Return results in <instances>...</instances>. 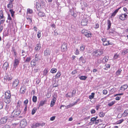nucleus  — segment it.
Here are the masks:
<instances>
[{"mask_svg": "<svg viewBox=\"0 0 128 128\" xmlns=\"http://www.w3.org/2000/svg\"><path fill=\"white\" fill-rule=\"evenodd\" d=\"M103 51L100 50H96L93 52L92 53V54L93 56H98L101 55L103 54Z\"/></svg>", "mask_w": 128, "mask_h": 128, "instance_id": "f257e3e1", "label": "nucleus"}, {"mask_svg": "<svg viewBox=\"0 0 128 128\" xmlns=\"http://www.w3.org/2000/svg\"><path fill=\"white\" fill-rule=\"evenodd\" d=\"M82 33L84 34V35L87 38L90 37L91 36V34L88 31L85 29H83L82 31Z\"/></svg>", "mask_w": 128, "mask_h": 128, "instance_id": "f03ea898", "label": "nucleus"}, {"mask_svg": "<svg viewBox=\"0 0 128 128\" xmlns=\"http://www.w3.org/2000/svg\"><path fill=\"white\" fill-rule=\"evenodd\" d=\"M21 112L19 110H15L12 114V116L13 117H16L18 116L20 113Z\"/></svg>", "mask_w": 128, "mask_h": 128, "instance_id": "7ed1b4c3", "label": "nucleus"}, {"mask_svg": "<svg viewBox=\"0 0 128 128\" xmlns=\"http://www.w3.org/2000/svg\"><path fill=\"white\" fill-rule=\"evenodd\" d=\"M20 62L19 60L17 58H15L14 60V61L13 63V67L12 68L13 70H15L17 67L18 65Z\"/></svg>", "mask_w": 128, "mask_h": 128, "instance_id": "20e7f679", "label": "nucleus"}, {"mask_svg": "<svg viewBox=\"0 0 128 128\" xmlns=\"http://www.w3.org/2000/svg\"><path fill=\"white\" fill-rule=\"evenodd\" d=\"M69 14L74 17L76 18L77 16V13L74 11V8H72L71 9L69 12Z\"/></svg>", "mask_w": 128, "mask_h": 128, "instance_id": "39448f33", "label": "nucleus"}, {"mask_svg": "<svg viewBox=\"0 0 128 128\" xmlns=\"http://www.w3.org/2000/svg\"><path fill=\"white\" fill-rule=\"evenodd\" d=\"M27 123L26 120L25 119L22 120L20 122V125L22 128H24L26 125Z\"/></svg>", "mask_w": 128, "mask_h": 128, "instance_id": "423d86ee", "label": "nucleus"}, {"mask_svg": "<svg viewBox=\"0 0 128 128\" xmlns=\"http://www.w3.org/2000/svg\"><path fill=\"white\" fill-rule=\"evenodd\" d=\"M88 19L86 18L83 19L81 22V24L83 26H86L88 23Z\"/></svg>", "mask_w": 128, "mask_h": 128, "instance_id": "0eeeda50", "label": "nucleus"}, {"mask_svg": "<svg viewBox=\"0 0 128 128\" xmlns=\"http://www.w3.org/2000/svg\"><path fill=\"white\" fill-rule=\"evenodd\" d=\"M67 44L65 42H64L62 45L61 50L62 51H65L67 50Z\"/></svg>", "mask_w": 128, "mask_h": 128, "instance_id": "6e6552de", "label": "nucleus"}, {"mask_svg": "<svg viewBox=\"0 0 128 128\" xmlns=\"http://www.w3.org/2000/svg\"><path fill=\"white\" fill-rule=\"evenodd\" d=\"M127 16V14H122L119 15V18L122 20H124L126 18Z\"/></svg>", "mask_w": 128, "mask_h": 128, "instance_id": "1a4fd4ad", "label": "nucleus"}, {"mask_svg": "<svg viewBox=\"0 0 128 128\" xmlns=\"http://www.w3.org/2000/svg\"><path fill=\"white\" fill-rule=\"evenodd\" d=\"M80 100L79 99H77L76 102H74V103L73 104H69L68 106H66V107L67 108H68L70 107H71L73 106H74V105L76 104L79 101H80Z\"/></svg>", "mask_w": 128, "mask_h": 128, "instance_id": "9d476101", "label": "nucleus"}, {"mask_svg": "<svg viewBox=\"0 0 128 128\" xmlns=\"http://www.w3.org/2000/svg\"><path fill=\"white\" fill-rule=\"evenodd\" d=\"M26 87L24 86H22L20 88V92L21 94H24L25 92Z\"/></svg>", "mask_w": 128, "mask_h": 128, "instance_id": "9b49d317", "label": "nucleus"}, {"mask_svg": "<svg viewBox=\"0 0 128 128\" xmlns=\"http://www.w3.org/2000/svg\"><path fill=\"white\" fill-rule=\"evenodd\" d=\"M19 81L18 79H15L12 83V86L14 87H16L18 84Z\"/></svg>", "mask_w": 128, "mask_h": 128, "instance_id": "f8f14e48", "label": "nucleus"}, {"mask_svg": "<svg viewBox=\"0 0 128 128\" xmlns=\"http://www.w3.org/2000/svg\"><path fill=\"white\" fill-rule=\"evenodd\" d=\"M7 120V118L5 117L2 118L0 120V122L2 124L5 123Z\"/></svg>", "mask_w": 128, "mask_h": 128, "instance_id": "ddd939ff", "label": "nucleus"}, {"mask_svg": "<svg viewBox=\"0 0 128 128\" xmlns=\"http://www.w3.org/2000/svg\"><path fill=\"white\" fill-rule=\"evenodd\" d=\"M11 94L10 91L6 92L5 94V98H10L11 97Z\"/></svg>", "mask_w": 128, "mask_h": 128, "instance_id": "4468645a", "label": "nucleus"}, {"mask_svg": "<svg viewBox=\"0 0 128 128\" xmlns=\"http://www.w3.org/2000/svg\"><path fill=\"white\" fill-rule=\"evenodd\" d=\"M38 15L42 17V19L43 20H44L46 17V16L44 13L42 12H39L38 14Z\"/></svg>", "mask_w": 128, "mask_h": 128, "instance_id": "2eb2a0df", "label": "nucleus"}, {"mask_svg": "<svg viewBox=\"0 0 128 128\" xmlns=\"http://www.w3.org/2000/svg\"><path fill=\"white\" fill-rule=\"evenodd\" d=\"M56 98L55 97H54L51 102L50 104L51 107H52L53 106L56 102Z\"/></svg>", "mask_w": 128, "mask_h": 128, "instance_id": "dca6fc26", "label": "nucleus"}, {"mask_svg": "<svg viewBox=\"0 0 128 128\" xmlns=\"http://www.w3.org/2000/svg\"><path fill=\"white\" fill-rule=\"evenodd\" d=\"M40 54H36L35 56V58L34 60L35 61H38L39 60H40Z\"/></svg>", "mask_w": 128, "mask_h": 128, "instance_id": "f3484780", "label": "nucleus"}, {"mask_svg": "<svg viewBox=\"0 0 128 128\" xmlns=\"http://www.w3.org/2000/svg\"><path fill=\"white\" fill-rule=\"evenodd\" d=\"M37 61H35L34 59L32 60L30 62V64L32 65V66L34 67L35 66L36 64V62Z\"/></svg>", "mask_w": 128, "mask_h": 128, "instance_id": "a211bd4d", "label": "nucleus"}, {"mask_svg": "<svg viewBox=\"0 0 128 128\" xmlns=\"http://www.w3.org/2000/svg\"><path fill=\"white\" fill-rule=\"evenodd\" d=\"M8 66V62H5L4 64V68L6 70Z\"/></svg>", "mask_w": 128, "mask_h": 128, "instance_id": "6ab92c4d", "label": "nucleus"}, {"mask_svg": "<svg viewBox=\"0 0 128 128\" xmlns=\"http://www.w3.org/2000/svg\"><path fill=\"white\" fill-rule=\"evenodd\" d=\"M127 88V85L126 84H125L122 86L120 88V89L121 90H124L126 89Z\"/></svg>", "mask_w": 128, "mask_h": 128, "instance_id": "aec40b11", "label": "nucleus"}, {"mask_svg": "<svg viewBox=\"0 0 128 128\" xmlns=\"http://www.w3.org/2000/svg\"><path fill=\"white\" fill-rule=\"evenodd\" d=\"M40 44H36V46L35 47V50H38L40 48Z\"/></svg>", "mask_w": 128, "mask_h": 128, "instance_id": "412c9836", "label": "nucleus"}, {"mask_svg": "<svg viewBox=\"0 0 128 128\" xmlns=\"http://www.w3.org/2000/svg\"><path fill=\"white\" fill-rule=\"evenodd\" d=\"M120 8V7L116 10H115L112 14L111 15L112 16H114L115 15L116 13L118 12Z\"/></svg>", "mask_w": 128, "mask_h": 128, "instance_id": "4be33fe9", "label": "nucleus"}, {"mask_svg": "<svg viewBox=\"0 0 128 128\" xmlns=\"http://www.w3.org/2000/svg\"><path fill=\"white\" fill-rule=\"evenodd\" d=\"M40 125V124L39 123H36L32 125V128H36L37 127H38Z\"/></svg>", "mask_w": 128, "mask_h": 128, "instance_id": "5701e85b", "label": "nucleus"}, {"mask_svg": "<svg viewBox=\"0 0 128 128\" xmlns=\"http://www.w3.org/2000/svg\"><path fill=\"white\" fill-rule=\"evenodd\" d=\"M49 50L47 49L44 51V54L45 56H46L48 55H50V53H49Z\"/></svg>", "mask_w": 128, "mask_h": 128, "instance_id": "b1692460", "label": "nucleus"}, {"mask_svg": "<svg viewBox=\"0 0 128 128\" xmlns=\"http://www.w3.org/2000/svg\"><path fill=\"white\" fill-rule=\"evenodd\" d=\"M66 97H69V98H71L73 97V96H72V94L71 92H69L67 93L66 94Z\"/></svg>", "mask_w": 128, "mask_h": 128, "instance_id": "393cba45", "label": "nucleus"}, {"mask_svg": "<svg viewBox=\"0 0 128 128\" xmlns=\"http://www.w3.org/2000/svg\"><path fill=\"white\" fill-rule=\"evenodd\" d=\"M107 24H108V28L107 29V30H109V29L110 28V26H111V23L110 22V20H108V22Z\"/></svg>", "mask_w": 128, "mask_h": 128, "instance_id": "a878e982", "label": "nucleus"}, {"mask_svg": "<svg viewBox=\"0 0 128 128\" xmlns=\"http://www.w3.org/2000/svg\"><path fill=\"white\" fill-rule=\"evenodd\" d=\"M46 102V100H44V101H41L40 102V103L39 104V106H42L44 104L45 102Z\"/></svg>", "mask_w": 128, "mask_h": 128, "instance_id": "bb28decb", "label": "nucleus"}, {"mask_svg": "<svg viewBox=\"0 0 128 128\" xmlns=\"http://www.w3.org/2000/svg\"><path fill=\"white\" fill-rule=\"evenodd\" d=\"M10 98H4V102L7 104H8L10 102Z\"/></svg>", "mask_w": 128, "mask_h": 128, "instance_id": "cd10ccee", "label": "nucleus"}, {"mask_svg": "<svg viewBox=\"0 0 128 128\" xmlns=\"http://www.w3.org/2000/svg\"><path fill=\"white\" fill-rule=\"evenodd\" d=\"M79 78L81 80H84L86 79L87 77L86 76H81Z\"/></svg>", "mask_w": 128, "mask_h": 128, "instance_id": "c85d7f7f", "label": "nucleus"}, {"mask_svg": "<svg viewBox=\"0 0 128 128\" xmlns=\"http://www.w3.org/2000/svg\"><path fill=\"white\" fill-rule=\"evenodd\" d=\"M37 110V108L36 107L32 109V111L31 114L32 115H34L36 112V111Z\"/></svg>", "mask_w": 128, "mask_h": 128, "instance_id": "c756f323", "label": "nucleus"}, {"mask_svg": "<svg viewBox=\"0 0 128 128\" xmlns=\"http://www.w3.org/2000/svg\"><path fill=\"white\" fill-rule=\"evenodd\" d=\"M103 44L104 46H108L109 45L111 44L109 43V41H107L103 42Z\"/></svg>", "mask_w": 128, "mask_h": 128, "instance_id": "7c9ffc66", "label": "nucleus"}, {"mask_svg": "<svg viewBox=\"0 0 128 128\" xmlns=\"http://www.w3.org/2000/svg\"><path fill=\"white\" fill-rule=\"evenodd\" d=\"M128 52V49H125L123 50L122 53V54L123 55H125Z\"/></svg>", "mask_w": 128, "mask_h": 128, "instance_id": "2f4dec72", "label": "nucleus"}, {"mask_svg": "<svg viewBox=\"0 0 128 128\" xmlns=\"http://www.w3.org/2000/svg\"><path fill=\"white\" fill-rule=\"evenodd\" d=\"M128 110H125L124 111V112L123 114V116L124 117L126 116L128 114Z\"/></svg>", "mask_w": 128, "mask_h": 128, "instance_id": "473e14b6", "label": "nucleus"}, {"mask_svg": "<svg viewBox=\"0 0 128 128\" xmlns=\"http://www.w3.org/2000/svg\"><path fill=\"white\" fill-rule=\"evenodd\" d=\"M31 60V58L30 57H27L26 59L25 62H29Z\"/></svg>", "mask_w": 128, "mask_h": 128, "instance_id": "72a5a7b5", "label": "nucleus"}, {"mask_svg": "<svg viewBox=\"0 0 128 128\" xmlns=\"http://www.w3.org/2000/svg\"><path fill=\"white\" fill-rule=\"evenodd\" d=\"M61 75V73L60 72H58L56 76V78H59Z\"/></svg>", "mask_w": 128, "mask_h": 128, "instance_id": "f704fd0d", "label": "nucleus"}, {"mask_svg": "<svg viewBox=\"0 0 128 128\" xmlns=\"http://www.w3.org/2000/svg\"><path fill=\"white\" fill-rule=\"evenodd\" d=\"M37 97L35 96H34L32 98L33 102H36L37 101Z\"/></svg>", "mask_w": 128, "mask_h": 128, "instance_id": "c9c22d12", "label": "nucleus"}, {"mask_svg": "<svg viewBox=\"0 0 128 128\" xmlns=\"http://www.w3.org/2000/svg\"><path fill=\"white\" fill-rule=\"evenodd\" d=\"M94 93H92L89 96V98L90 99H92L94 97Z\"/></svg>", "mask_w": 128, "mask_h": 128, "instance_id": "e433bc0d", "label": "nucleus"}, {"mask_svg": "<svg viewBox=\"0 0 128 128\" xmlns=\"http://www.w3.org/2000/svg\"><path fill=\"white\" fill-rule=\"evenodd\" d=\"M115 102V101L112 102L108 104V105L109 106H111L114 104Z\"/></svg>", "mask_w": 128, "mask_h": 128, "instance_id": "4c0bfd02", "label": "nucleus"}, {"mask_svg": "<svg viewBox=\"0 0 128 128\" xmlns=\"http://www.w3.org/2000/svg\"><path fill=\"white\" fill-rule=\"evenodd\" d=\"M105 115V114L103 112H100L99 114V116L101 117H103Z\"/></svg>", "mask_w": 128, "mask_h": 128, "instance_id": "58836bf2", "label": "nucleus"}, {"mask_svg": "<svg viewBox=\"0 0 128 128\" xmlns=\"http://www.w3.org/2000/svg\"><path fill=\"white\" fill-rule=\"evenodd\" d=\"M27 12L30 14H32V9L28 8L27 10Z\"/></svg>", "mask_w": 128, "mask_h": 128, "instance_id": "ea45409f", "label": "nucleus"}, {"mask_svg": "<svg viewBox=\"0 0 128 128\" xmlns=\"http://www.w3.org/2000/svg\"><path fill=\"white\" fill-rule=\"evenodd\" d=\"M57 71V70L55 68H52L50 71L52 73H55Z\"/></svg>", "mask_w": 128, "mask_h": 128, "instance_id": "a19ab883", "label": "nucleus"}, {"mask_svg": "<svg viewBox=\"0 0 128 128\" xmlns=\"http://www.w3.org/2000/svg\"><path fill=\"white\" fill-rule=\"evenodd\" d=\"M71 93L72 94V96H74V95L76 93V90H73Z\"/></svg>", "mask_w": 128, "mask_h": 128, "instance_id": "79ce46f5", "label": "nucleus"}, {"mask_svg": "<svg viewBox=\"0 0 128 128\" xmlns=\"http://www.w3.org/2000/svg\"><path fill=\"white\" fill-rule=\"evenodd\" d=\"M102 61L100 59H98L97 60V62H96V63L98 65H99V64H100L101 62Z\"/></svg>", "mask_w": 128, "mask_h": 128, "instance_id": "37998d69", "label": "nucleus"}, {"mask_svg": "<svg viewBox=\"0 0 128 128\" xmlns=\"http://www.w3.org/2000/svg\"><path fill=\"white\" fill-rule=\"evenodd\" d=\"M122 71V70L120 69L118 70L116 72V74L118 76L119 75L121 71Z\"/></svg>", "mask_w": 128, "mask_h": 128, "instance_id": "c03bdc74", "label": "nucleus"}, {"mask_svg": "<svg viewBox=\"0 0 128 128\" xmlns=\"http://www.w3.org/2000/svg\"><path fill=\"white\" fill-rule=\"evenodd\" d=\"M48 72V71L46 69H45L43 72V74L44 76H46V75Z\"/></svg>", "mask_w": 128, "mask_h": 128, "instance_id": "a18cd8bd", "label": "nucleus"}, {"mask_svg": "<svg viewBox=\"0 0 128 128\" xmlns=\"http://www.w3.org/2000/svg\"><path fill=\"white\" fill-rule=\"evenodd\" d=\"M9 76H8V75H6L4 77V79L6 80H8Z\"/></svg>", "mask_w": 128, "mask_h": 128, "instance_id": "49530a36", "label": "nucleus"}, {"mask_svg": "<svg viewBox=\"0 0 128 128\" xmlns=\"http://www.w3.org/2000/svg\"><path fill=\"white\" fill-rule=\"evenodd\" d=\"M37 36L38 38H40L41 36V32L40 31H38L37 32Z\"/></svg>", "mask_w": 128, "mask_h": 128, "instance_id": "de8ad7c7", "label": "nucleus"}, {"mask_svg": "<svg viewBox=\"0 0 128 128\" xmlns=\"http://www.w3.org/2000/svg\"><path fill=\"white\" fill-rule=\"evenodd\" d=\"M124 121V119H121L118 121V124H120Z\"/></svg>", "mask_w": 128, "mask_h": 128, "instance_id": "09e8293b", "label": "nucleus"}, {"mask_svg": "<svg viewBox=\"0 0 128 128\" xmlns=\"http://www.w3.org/2000/svg\"><path fill=\"white\" fill-rule=\"evenodd\" d=\"M90 120L91 122H94V121L96 120V118L94 117L92 118Z\"/></svg>", "mask_w": 128, "mask_h": 128, "instance_id": "8fccbe9b", "label": "nucleus"}, {"mask_svg": "<svg viewBox=\"0 0 128 128\" xmlns=\"http://www.w3.org/2000/svg\"><path fill=\"white\" fill-rule=\"evenodd\" d=\"M28 100L27 99H26L24 101V103L25 106L26 105H27V104L28 102Z\"/></svg>", "mask_w": 128, "mask_h": 128, "instance_id": "3c124183", "label": "nucleus"}, {"mask_svg": "<svg viewBox=\"0 0 128 128\" xmlns=\"http://www.w3.org/2000/svg\"><path fill=\"white\" fill-rule=\"evenodd\" d=\"M77 72V70H74L72 73V74H76Z\"/></svg>", "mask_w": 128, "mask_h": 128, "instance_id": "603ef678", "label": "nucleus"}, {"mask_svg": "<svg viewBox=\"0 0 128 128\" xmlns=\"http://www.w3.org/2000/svg\"><path fill=\"white\" fill-rule=\"evenodd\" d=\"M84 45H82L80 47V50H84Z\"/></svg>", "mask_w": 128, "mask_h": 128, "instance_id": "864d4df0", "label": "nucleus"}, {"mask_svg": "<svg viewBox=\"0 0 128 128\" xmlns=\"http://www.w3.org/2000/svg\"><path fill=\"white\" fill-rule=\"evenodd\" d=\"M3 103L1 102L0 103V109H2L3 108Z\"/></svg>", "mask_w": 128, "mask_h": 128, "instance_id": "5fc2aeb1", "label": "nucleus"}, {"mask_svg": "<svg viewBox=\"0 0 128 128\" xmlns=\"http://www.w3.org/2000/svg\"><path fill=\"white\" fill-rule=\"evenodd\" d=\"M108 92L106 90H104L103 91V94L105 95H106L107 94V93Z\"/></svg>", "mask_w": 128, "mask_h": 128, "instance_id": "6e6d98bb", "label": "nucleus"}, {"mask_svg": "<svg viewBox=\"0 0 128 128\" xmlns=\"http://www.w3.org/2000/svg\"><path fill=\"white\" fill-rule=\"evenodd\" d=\"M118 56V55L116 54L114 56V59H117Z\"/></svg>", "mask_w": 128, "mask_h": 128, "instance_id": "4d7b16f0", "label": "nucleus"}, {"mask_svg": "<svg viewBox=\"0 0 128 128\" xmlns=\"http://www.w3.org/2000/svg\"><path fill=\"white\" fill-rule=\"evenodd\" d=\"M58 84L57 83H56L53 84V87H56L58 86Z\"/></svg>", "mask_w": 128, "mask_h": 128, "instance_id": "13d9d810", "label": "nucleus"}, {"mask_svg": "<svg viewBox=\"0 0 128 128\" xmlns=\"http://www.w3.org/2000/svg\"><path fill=\"white\" fill-rule=\"evenodd\" d=\"M13 5H8H8L7 7L9 8H13Z\"/></svg>", "mask_w": 128, "mask_h": 128, "instance_id": "bf43d9fd", "label": "nucleus"}, {"mask_svg": "<svg viewBox=\"0 0 128 128\" xmlns=\"http://www.w3.org/2000/svg\"><path fill=\"white\" fill-rule=\"evenodd\" d=\"M99 24H98L97 23L96 24V26H94V28H98L99 27Z\"/></svg>", "mask_w": 128, "mask_h": 128, "instance_id": "052dcab7", "label": "nucleus"}, {"mask_svg": "<svg viewBox=\"0 0 128 128\" xmlns=\"http://www.w3.org/2000/svg\"><path fill=\"white\" fill-rule=\"evenodd\" d=\"M54 35L55 36H57L59 34V33L56 30H54Z\"/></svg>", "mask_w": 128, "mask_h": 128, "instance_id": "680f3d73", "label": "nucleus"}, {"mask_svg": "<svg viewBox=\"0 0 128 128\" xmlns=\"http://www.w3.org/2000/svg\"><path fill=\"white\" fill-rule=\"evenodd\" d=\"M108 57L105 56L104 58V59H105V61L106 62H107L108 60Z\"/></svg>", "mask_w": 128, "mask_h": 128, "instance_id": "e2e57ef3", "label": "nucleus"}, {"mask_svg": "<svg viewBox=\"0 0 128 128\" xmlns=\"http://www.w3.org/2000/svg\"><path fill=\"white\" fill-rule=\"evenodd\" d=\"M14 56L15 58H16L17 57V54L16 52H14Z\"/></svg>", "mask_w": 128, "mask_h": 128, "instance_id": "0e129e2a", "label": "nucleus"}, {"mask_svg": "<svg viewBox=\"0 0 128 128\" xmlns=\"http://www.w3.org/2000/svg\"><path fill=\"white\" fill-rule=\"evenodd\" d=\"M96 111L94 109H92L91 110V113L92 114H94L95 112Z\"/></svg>", "mask_w": 128, "mask_h": 128, "instance_id": "69168bd1", "label": "nucleus"}, {"mask_svg": "<svg viewBox=\"0 0 128 128\" xmlns=\"http://www.w3.org/2000/svg\"><path fill=\"white\" fill-rule=\"evenodd\" d=\"M9 11L10 12L11 14H14L15 13L14 12V11L12 9L10 10Z\"/></svg>", "mask_w": 128, "mask_h": 128, "instance_id": "338daca9", "label": "nucleus"}, {"mask_svg": "<svg viewBox=\"0 0 128 128\" xmlns=\"http://www.w3.org/2000/svg\"><path fill=\"white\" fill-rule=\"evenodd\" d=\"M55 117H56L55 116H54L50 118V120H51L52 121L54 120L55 119Z\"/></svg>", "mask_w": 128, "mask_h": 128, "instance_id": "774afa93", "label": "nucleus"}]
</instances>
